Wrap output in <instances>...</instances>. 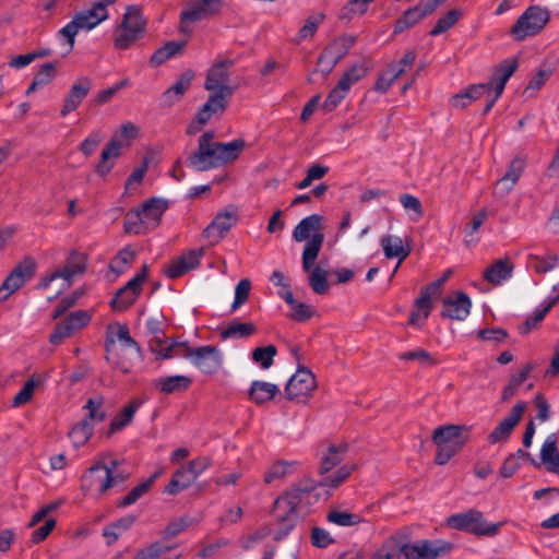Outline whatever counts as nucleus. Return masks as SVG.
Returning a JSON list of instances; mask_svg holds the SVG:
<instances>
[{
    "mask_svg": "<svg viewBox=\"0 0 559 559\" xmlns=\"http://www.w3.org/2000/svg\"><path fill=\"white\" fill-rule=\"evenodd\" d=\"M239 221L237 207L228 205L223 211H219L214 219L202 231V236L207 239L212 245L219 242L226 234Z\"/></svg>",
    "mask_w": 559,
    "mask_h": 559,
    "instance_id": "nucleus-14",
    "label": "nucleus"
},
{
    "mask_svg": "<svg viewBox=\"0 0 559 559\" xmlns=\"http://www.w3.org/2000/svg\"><path fill=\"white\" fill-rule=\"evenodd\" d=\"M168 209V201L160 198H150L142 204L143 217L145 218L147 225L152 227H157L160 223L163 214Z\"/></svg>",
    "mask_w": 559,
    "mask_h": 559,
    "instance_id": "nucleus-28",
    "label": "nucleus"
},
{
    "mask_svg": "<svg viewBox=\"0 0 559 559\" xmlns=\"http://www.w3.org/2000/svg\"><path fill=\"white\" fill-rule=\"evenodd\" d=\"M323 216L311 214L302 218L293 230V239L297 242L307 240L302 251V269L309 272L324 242Z\"/></svg>",
    "mask_w": 559,
    "mask_h": 559,
    "instance_id": "nucleus-3",
    "label": "nucleus"
},
{
    "mask_svg": "<svg viewBox=\"0 0 559 559\" xmlns=\"http://www.w3.org/2000/svg\"><path fill=\"white\" fill-rule=\"evenodd\" d=\"M472 308L471 298L462 290L454 292L442 300L440 316L450 320H465Z\"/></svg>",
    "mask_w": 559,
    "mask_h": 559,
    "instance_id": "nucleus-17",
    "label": "nucleus"
},
{
    "mask_svg": "<svg viewBox=\"0 0 559 559\" xmlns=\"http://www.w3.org/2000/svg\"><path fill=\"white\" fill-rule=\"evenodd\" d=\"M215 133L213 131L204 132L198 140V148L187 158V165L197 171H206L218 166L234 163L242 150L246 142L242 139H236L228 143L213 141Z\"/></svg>",
    "mask_w": 559,
    "mask_h": 559,
    "instance_id": "nucleus-2",
    "label": "nucleus"
},
{
    "mask_svg": "<svg viewBox=\"0 0 559 559\" xmlns=\"http://www.w3.org/2000/svg\"><path fill=\"white\" fill-rule=\"evenodd\" d=\"M516 69V59H506L495 70L490 81L486 83L487 85L490 86V95H487L488 99L483 109V115H487L495 106L496 102L503 93L507 82L509 81V79L515 72Z\"/></svg>",
    "mask_w": 559,
    "mask_h": 559,
    "instance_id": "nucleus-13",
    "label": "nucleus"
},
{
    "mask_svg": "<svg viewBox=\"0 0 559 559\" xmlns=\"http://www.w3.org/2000/svg\"><path fill=\"white\" fill-rule=\"evenodd\" d=\"M326 521L338 526L347 527L362 523L364 519L356 513L331 510L326 514Z\"/></svg>",
    "mask_w": 559,
    "mask_h": 559,
    "instance_id": "nucleus-46",
    "label": "nucleus"
},
{
    "mask_svg": "<svg viewBox=\"0 0 559 559\" xmlns=\"http://www.w3.org/2000/svg\"><path fill=\"white\" fill-rule=\"evenodd\" d=\"M207 14L202 8L193 2L189 8L185 9L180 13V32L188 34L189 29L187 24L194 23L207 19Z\"/></svg>",
    "mask_w": 559,
    "mask_h": 559,
    "instance_id": "nucleus-48",
    "label": "nucleus"
},
{
    "mask_svg": "<svg viewBox=\"0 0 559 559\" xmlns=\"http://www.w3.org/2000/svg\"><path fill=\"white\" fill-rule=\"evenodd\" d=\"M157 476L158 473H155L148 479L135 486L124 498H122L117 503V507L126 508L135 503L144 493H146L150 490Z\"/></svg>",
    "mask_w": 559,
    "mask_h": 559,
    "instance_id": "nucleus-45",
    "label": "nucleus"
},
{
    "mask_svg": "<svg viewBox=\"0 0 559 559\" xmlns=\"http://www.w3.org/2000/svg\"><path fill=\"white\" fill-rule=\"evenodd\" d=\"M234 64L235 61L229 58L216 61L207 71L204 88L206 91H221L223 93L234 94V87L228 85L229 69L233 68Z\"/></svg>",
    "mask_w": 559,
    "mask_h": 559,
    "instance_id": "nucleus-16",
    "label": "nucleus"
},
{
    "mask_svg": "<svg viewBox=\"0 0 559 559\" xmlns=\"http://www.w3.org/2000/svg\"><path fill=\"white\" fill-rule=\"evenodd\" d=\"M111 334L115 337V341H120L121 347L130 348L133 350L134 356L136 358L142 357V349L139 343L131 337L130 331L127 324H116L115 326L108 325L107 328V335Z\"/></svg>",
    "mask_w": 559,
    "mask_h": 559,
    "instance_id": "nucleus-32",
    "label": "nucleus"
},
{
    "mask_svg": "<svg viewBox=\"0 0 559 559\" xmlns=\"http://www.w3.org/2000/svg\"><path fill=\"white\" fill-rule=\"evenodd\" d=\"M92 317L84 310H76L71 313H69L64 318V323L72 329V331L75 333L80 329L87 325L91 321Z\"/></svg>",
    "mask_w": 559,
    "mask_h": 559,
    "instance_id": "nucleus-63",
    "label": "nucleus"
},
{
    "mask_svg": "<svg viewBox=\"0 0 559 559\" xmlns=\"http://www.w3.org/2000/svg\"><path fill=\"white\" fill-rule=\"evenodd\" d=\"M349 88H347V84L345 82H337L335 87H333L330 93L328 94L324 103L322 104L321 109L324 112H331L333 111L341 102L346 97L348 94Z\"/></svg>",
    "mask_w": 559,
    "mask_h": 559,
    "instance_id": "nucleus-44",
    "label": "nucleus"
},
{
    "mask_svg": "<svg viewBox=\"0 0 559 559\" xmlns=\"http://www.w3.org/2000/svg\"><path fill=\"white\" fill-rule=\"evenodd\" d=\"M147 228H148V225L140 210L129 211L126 214L124 221H123V229L127 234H133V235L144 234Z\"/></svg>",
    "mask_w": 559,
    "mask_h": 559,
    "instance_id": "nucleus-42",
    "label": "nucleus"
},
{
    "mask_svg": "<svg viewBox=\"0 0 559 559\" xmlns=\"http://www.w3.org/2000/svg\"><path fill=\"white\" fill-rule=\"evenodd\" d=\"M381 246L384 252L385 258L392 259L397 258L399 263L393 271V274L396 272L399 265L403 260H405L409 254V249H405L403 246V241L399 236L386 235L381 238Z\"/></svg>",
    "mask_w": 559,
    "mask_h": 559,
    "instance_id": "nucleus-30",
    "label": "nucleus"
},
{
    "mask_svg": "<svg viewBox=\"0 0 559 559\" xmlns=\"http://www.w3.org/2000/svg\"><path fill=\"white\" fill-rule=\"evenodd\" d=\"M194 78V72L192 70H187L180 74L177 81L163 93V100L166 105L173 106L175 103L179 102Z\"/></svg>",
    "mask_w": 559,
    "mask_h": 559,
    "instance_id": "nucleus-27",
    "label": "nucleus"
},
{
    "mask_svg": "<svg viewBox=\"0 0 559 559\" xmlns=\"http://www.w3.org/2000/svg\"><path fill=\"white\" fill-rule=\"evenodd\" d=\"M484 95H490V86L487 84H472L461 93L450 98V105L455 109H464L473 102L479 99Z\"/></svg>",
    "mask_w": 559,
    "mask_h": 559,
    "instance_id": "nucleus-23",
    "label": "nucleus"
},
{
    "mask_svg": "<svg viewBox=\"0 0 559 559\" xmlns=\"http://www.w3.org/2000/svg\"><path fill=\"white\" fill-rule=\"evenodd\" d=\"M367 73L368 68L364 63H357L347 69L338 82H345V84H347V88L350 90L352 85L365 78Z\"/></svg>",
    "mask_w": 559,
    "mask_h": 559,
    "instance_id": "nucleus-60",
    "label": "nucleus"
},
{
    "mask_svg": "<svg viewBox=\"0 0 559 559\" xmlns=\"http://www.w3.org/2000/svg\"><path fill=\"white\" fill-rule=\"evenodd\" d=\"M296 461H284L278 460L275 461L264 473V483L271 484L272 481L276 479H282L285 476L292 474L295 471V467L297 466Z\"/></svg>",
    "mask_w": 559,
    "mask_h": 559,
    "instance_id": "nucleus-39",
    "label": "nucleus"
},
{
    "mask_svg": "<svg viewBox=\"0 0 559 559\" xmlns=\"http://www.w3.org/2000/svg\"><path fill=\"white\" fill-rule=\"evenodd\" d=\"M461 12L456 9L449 10L442 15L429 32L430 36H438L450 29L460 19Z\"/></svg>",
    "mask_w": 559,
    "mask_h": 559,
    "instance_id": "nucleus-53",
    "label": "nucleus"
},
{
    "mask_svg": "<svg viewBox=\"0 0 559 559\" xmlns=\"http://www.w3.org/2000/svg\"><path fill=\"white\" fill-rule=\"evenodd\" d=\"M309 286L316 294L323 295L329 289L328 273L320 266H312L309 271Z\"/></svg>",
    "mask_w": 559,
    "mask_h": 559,
    "instance_id": "nucleus-52",
    "label": "nucleus"
},
{
    "mask_svg": "<svg viewBox=\"0 0 559 559\" xmlns=\"http://www.w3.org/2000/svg\"><path fill=\"white\" fill-rule=\"evenodd\" d=\"M429 14L426 12L425 8L423 7V2H419L418 4L407 9L404 11V13L396 20L393 35H399L403 33L404 31L413 27L416 25L420 20L428 16Z\"/></svg>",
    "mask_w": 559,
    "mask_h": 559,
    "instance_id": "nucleus-29",
    "label": "nucleus"
},
{
    "mask_svg": "<svg viewBox=\"0 0 559 559\" xmlns=\"http://www.w3.org/2000/svg\"><path fill=\"white\" fill-rule=\"evenodd\" d=\"M138 133L139 128L134 123L130 121L122 123L119 132L114 134L110 141L103 148L100 159L95 167V171L102 177L108 175L114 167V163H110L109 159L120 156L121 148L124 145L122 139H126L129 142L134 139Z\"/></svg>",
    "mask_w": 559,
    "mask_h": 559,
    "instance_id": "nucleus-8",
    "label": "nucleus"
},
{
    "mask_svg": "<svg viewBox=\"0 0 559 559\" xmlns=\"http://www.w3.org/2000/svg\"><path fill=\"white\" fill-rule=\"evenodd\" d=\"M92 87L93 81L91 78L81 76L76 79L64 97L63 105L60 110V116L67 117L69 114L76 110L84 98L88 95Z\"/></svg>",
    "mask_w": 559,
    "mask_h": 559,
    "instance_id": "nucleus-19",
    "label": "nucleus"
},
{
    "mask_svg": "<svg viewBox=\"0 0 559 559\" xmlns=\"http://www.w3.org/2000/svg\"><path fill=\"white\" fill-rule=\"evenodd\" d=\"M182 357L190 359L199 371L206 376L215 374L223 366V354L216 346L203 345L199 347L186 346Z\"/></svg>",
    "mask_w": 559,
    "mask_h": 559,
    "instance_id": "nucleus-9",
    "label": "nucleus"
},
{
    "mask_svg": "<svg viewBox=\"0 0 559 559\" xmlns=\"http://www.w3.org/2000/svg\"><path fill=\"white\" fill-rule=\"evenodd\" d=\"M192 383L191 379L186 376H169L157 381L156 388L165 394L186 391Z\"/></svg>",
    "mask_w": 559,
    "mask_h": 559,
    "instance_id": "nucleus-38",
    "label": "nucleus"
},
{
    "mask_svg": "<svg viewBox=\"0 0 559 559\" xmlns=\"http://www.w3.org/2000/svg\"><path fill=\"white\" fill-rule=\"evenodd\" d=\"M140 405L141 402L138 400L128 403L110 421L107 435L110 436L127 427L132 421Z\"/></svg>",
    "mask_w": 559,
    "mask_h": 559,
    "instance_id": "nucleus-33",
    "label": "nucleus"
},
{
    "mask_svg": "<svg viewBox=\"0 0 559 559\" xmlns=\"http://www.w3.org/2000/svg\"><path fill=\"white\" fill-rule=\"evenodd\" d=\"M558 263V255L548 253L544 257L531 255L530 266L537 273L551 271Z\"/></svg>",
    "mask_w": 559,
    "mask_h": 559,
    "instance_id": "nucleus-54",
    "label": "nucleus"
},
{
    "mask_svg": "<svg viewBox=\"0 0 559 559\" xmlns=\"http://www.w3.org/2000/svg\"><path fill=\"white\" fill-rule=\"evenodd\" d=\"M58 66V61L46 62L41 64L35 74L34 80L44 87L45 85L49 84L56 76Z\"/></svg>",
    "mask_w": 559,
    "mask_h": 559,
    "instance_id": "nucleus-64",
    "label": "nucleus"
},
{
    "mask_svg": "<svg viewBox=\"0 0 559 559\" xmlns=\"http://www.w3.org/2000/svg\"><path fill=\"white\" fill-rule=\"evenodd\" d=\"M94 431V427L92 423L88 421V418H83L76 425L72 427L69 431L68 436L72 441L73 445L79 448L84 445L90 438L92 437Z\"/></svg>",
    "mask_w": 559,
    "mask_h": 559,
    "instance_id": "nucleus-40",
    "label": "nucleus"
},
{
    "mask_svg": "<svg viewBox=\"0 0 559 559\" xmlns=\"http://www.w3.org/2000/svg\"><path fill=\"white\" fill-rule=\"evenodd\" d=\"M194 480L189 471L185 466H181L174 473L169 484L164 488V492L176 496L186 490Z\"/></svg>",
    "mask_w": 559,
    "mask_h": 559,
    "instance_id": "nucleus-36",
    "label": "nucleus"
},
{
    "mask_svg": "<svg viewBox=\"0 0 559 559\" xmlns=\"http://www.w3.org/2000/svg\"><path fill=\"white\" fill-rule=\"evenodd\" d=\"M549 19L550 14L547 9L538 5H531L511 26L509 35L515 41H523L528 37L539 34L549 22Z\"/></svg>",
    "mask_w": 559,
    "mask_h": 559,
    "instance_id": "nucleus-6",
    "label": "nucleus"
},
{
    "mask_svg": "<svg viewBox=\"0 0 559 559\" xmlns=\"http://www.w3.org/2000/svg\"><path fill=\"white\" fill-rule=\"evenodd\" d=\"M310 540L316 548H328L335 543L334 537L325 528L314 526L311 530Z\"/></svg>",
    "mask_w": 559,
    "mask_h": 559,
    "instance_id": "nucleus-61",
    "label": "nucleus"
},
{
    "mask_svg": "<svg viewBox=\"0 0 559 559\" xmlns=\"http://www.w3.org/2000/svg\"><path fill=\"white\" fill-rule=\"evenodd\" d=\"M548 309L542 304L539 305L533 316L526 318L524 323L519 328V332L523 335L528 334L533 331L546 317Z\"/></svg>",
    "mask_w": 559,
    "mask_h": 559,
    "instance_id": "nucleus-59",
    "label": "nucleus"
},
{
    "mask_svg": "<svg viewBox=\"0 0 559 559\" xmlns=\"http://www.w3.org/2000/svg\"><path fill=\"white\" fill-rule=\"evenodd\" d=\"M451 271L448 270L445 274L439 280L426 285L415 300V309L409 313L408 324L417 325L418 321L426 320L431 313L432 302L441 295V287L449 278Z\"/></svg>",
    "mask_w": 559,
    "mask_h": 559,
    "instance_id": "nucleus-10",
    "label": "nucleus"
},
{
    "mask_svg": "<svg viewBox=\"0 0 559 559\" xmlns=\"http://www.w3.org/2000/svg\"><path fill=\"white\" fill-rule=\"evenodd\" d=\"M128 349L124 347H117L115 345V337L111 334L106 336L105 350L106 360L116 369H119L123 373H129L133 367V360L136 358L134 353L128 355Z\"/></svg>",
    "mask_w": 559,
    "mask_h": 559,
    "instance_id": "nucleus-21",
    "label": "nucleus"
},
{
    "mask_svg": "<svg viewBox=\"0 0 559 559\" xmlns=\"http://www.w3.org/2000/svg\"><path fill=\"white\" fill-rule=\"evenodd\" d=\"M87 269V257L76 250H71L64 262V265L58 269L61 278L67 282V287H70L72 280L75 275L83 274Z\"/></svg>",
    "mask_w": 559,
    "mask_h": 559,
    "instance_id": "nucleus-22",
    "label": "nucleus"
},
{
    "mask_svg": "<svg viewBox=\"0 0 559 559\" xmlns=\"http://www.w3.org/2000/svg\"><path fill=\"white\" fill-rule=\"evenodd\" d=\"M120 23L131 29H138L140 34L145 35L146 33V20L143 16L142 8L139 5H128Z\"/></svg>",
    "mask_w": 559,
    "mask_h": 559,
    "instance_id": "nucleus-37",
    "label": "nucleus"
},
{
    "mask_svg": "<svg viewBox=\"0 0 559 559\" xmlns=\"http://www.w3.org/2000/svg\"><path fill=\"white\" fill-rule=\"evenodd\" d=\"M325 19L324 13H317L306 19L305 24L298 31L295 43L300 44L304 40L311 39L318 31L320 24Z\"/></svg>",
    "mask_w": 559,
    "mask_h": 559,
    "instance_id": "nucleus-43",
    "label": "nucleus"
},
{
    "mask_svg": "<svg viewBox=\"0 0 559 559\" xmlns=\"http://www.w3.org/2000/svg\"><path fill=\"white\" fill-rule=\"evenodd\" d=\"M257 332V326L252 322H238L229 323L225 329L219 332L221 340L228 338H248Z\"/></svg>",
    "mask_w": 559,
    "mask_h": 559,
    "instance_id": "nucleus-35",
    "label": "nucleus"
},
{
    "mask_svg": "<svg viewBox=\"0 0 559 559\" xmlns=\"http://www.w3.org/2000/svg\"><path fill=\"white\" fill-rule=\"evenodd\" d=\"M331 495L324 484L311 478H304L290 486L273 504V514L281 524V531L275 534L274 539L281 540L294 528L295 520L292 516L295 513H307L311 507L326 501Z\"/></svg>",
    "mask_w": 559,
    "mask_h": 559,
    "instance_id": "nucleus-1",
    "label": "nucleus"
},
{
    "mask_svg": "<svg viewBox=\"0 0 559 559\" xmlns=\"http://www.w3.org/2000/svg\"><path fill=\"white\" fill-rule=\"evenodd\" d=\"M374 0H349L342 8L341 20L350 21L355 15H362L367 12L368 5Z\"/></svg>",
    "mask_w": 559,
    "mask_h": 559,
    "instance_id": "nucleus-51",
    "label": "nucleus"
},
{
    "mask_svg": "<svg viewBox=\"0 0 559 559\" xmlns=\"http://www.w3.org/2000/svg\"><path fill=\"white\" fill-rule=\"evenodd\" d=\"M447 525L453 530L466 532L476 536H495L500 528V523H489L484 514L469 509L465 512L455 513L447 519Z\"/></svg>",
    "mask_w": 559,
    "mask_h": 559,
    "instance_id": "nucleus-7",
    "label": "nucleus"
},
{
    "mask_svg": "<svg viewBox=\"0 0 559 559\" xmlns=\"http://www.w3.org/2000/svg\"><path fill=\"white\" fill-rule=\"evenodd\" d=\"M405 559H439L448 556L454 545L443 539H419L416 542H401L400 538H391Z\"/></svg>",
    "mask_w": 559,
    "mask_h": 559,
    "instance_id": "nucleus-5",
    "label": "nucleus"
},
{
    "mask_svg": "<svg viewBox=\"0 0 559 559\" xmlns=\"http://www.w3.org/2000/svg\"><path fill=\"white\" fill-rule=\"evenodd\" d=\"M355 40L356 37L354 36H341L326 46L325 50L331 52L334 60L340 62L348 53Z\"/></svg>",
    "mask_w": 559,
    "mask_h": 559,
    "instance_id": "nucleus-47",
    "label": "nucleus"
},
{
    "mask_svg": "<svg viewBox=\"0 0 559 559\" xmlns=\"http://www.w3.org/2000/svg\"><path fill=\"white\" fill-rule=\"evenodd\" d=\"M276 354V346L267 345L264 347H255L251 353V358L255 364L260 365L262 369H269L273 365Z\"/></svg>",
    "mask_w": 559,
    "mask_h": 559,
    "instance_id": "nucleus-50",
    "label": "nucleus"
},
{
    "mask_svg": "<svg viewBox=\"0 0 559 559\" xmlns=\"http://www.w3.org/2000/svg\"><path fill=\"white\" fill-rule=\"evenodd\" d=\"M38 383L39 381L36 380L35 374H33L13 397L12 406L19 407L27 404L32 400L35 388L38 385Z\"/></svg>",
    "mask_w": 559,
    "mask_h": 559,
    "instance_id": "nucleus-55",
    "label": "nucleus"
},
{
    "mask_svg": "<svg viewBox=\"0 0 559 559\" xmlns=\"http://www.w3.org/2000/svg\"><path fill=\"white\" fill-rule=\"evenodd\" d=\"M356 468L355 464H344L340 468H337L333 475L325 476L321 481L324 484V488L336 489L341 484H343L353 471Z\"/></svg>",
    "mask_w": 559,
    "mask_h": 559,
    "instance_id": "nucleus-49",
    "label": "nucleus"
},
{
    "mask_svg": "<svg viewBox=\"0 0 559 559\" xmlns=\"http://www.w3.org/2000/svg\"><path fill=\"white\" fill-rule=\"evenodd\" d=\"M347 449L348 445L346 443L329 445L326 453L321 459L319 474L325 475L338 465L344 460Z\"/></svg>",
    "mask_w": 559,
    "mask_h": 559,
    "instance_id": "nucleus-31",
    "label": "nucleus"
},
{
    "mask_svg": "<svg viewBox=\"0 0 559 559\" xmlns=\"http://www.w3.org/2000/svg\"><path fill=\"white\" fill-rule=\"evenodd\" d=\"M533 367L525 365L516 374L510 378L509 383L503 388L501 393V401L508 402L519 390V388L527 380Z\"/></svg>",
    "mask_w": 559,
    "mask_h": 559,
    "instance_id": "nucleus-41",
    "label": "nucleus"
},
{
    "mask_svg": "<svg viewBox=\"0 0 559 559\" xmlns=\"http://www.w3.org/2000/svg\"><path fill=\"white\" fill-rule=\"evenodd\" d=\"M136 296L131 294L127 288L121 287L117 290L114 298L110 301V306L114 310L124 311L136 300Z\"/></svg>",
    "mask_w": 559,
    "mask_h": 559,
    "instance_id": "nucleus-57",
    "label": "nucleus"
},
{
    "mask_svg": "<svg viewBox=\"0 0 559 559\" xmlns=\"http://www.w3.org/2000/svg\"><path fill=\"white\" fill-rule=\"evenodd\" d=\"M471 427L466 425H445L435 429L432 441L437 445L435 462L447 464L467 442Z\"/></svg>",
    "mask_w": 559,
    "mask_h": 559,
    "instance_id": "nucleus-4",
    "label": "nucleus"
},
{
    "mask_svg": "<svg viewBox=\"0 0 559 559\" xmlns=\"http://www.w3.org/2000/svg\"><path fill=\"white\" fill-rule=\"evenodd\" d=\"M171 549V546H166L160 542H154L148 546L140 549L132 559H156Z\"/></svg>",
    "mask_w": 559,
    "mask_h": 559,
    "instance_id": "nucleus-58",
    "label": "nucleus"
},
{
    "mask_svg": "<svg viewBox=\"0 0 559 559\" xmlns=\"http://www.w3.org/2000/svg\"><path fill=\"white\" fill-rule=\"evenodd\" d=\"M143 37L144 35L138 29H131L120 23L115 29L114 47L118 50H127Z\"/></svg>",
    "mask_w": 559,
    "mask_h": 559,
    "instance_id": "nucleus-34",
    "label": "nucleus"
},
{
    "mask_svg": "<svg viewBox=\"0 0 559 559\" xmlns=\"http://www.w3.org/2000/svg\"><path fill=\"white\" fill-rule=\"evenodd\" d=\"M526 409L525 402H518L510 413L493 428L488 435L487 439L490 444L507 442L514 428L521 421L523 414Z\"/></svg>",
    "mask_w": 559,
    "mask_h": 559,
    "instance_id": "nucleus-15",
    "label": "nucleus"
},
{
    "mask_svg": "<svg viewBox=\"0 0 559 559\" xmlns=\"http://www.w3.org/2000/svg\"><path fill=\"white\" fill-rule=\"evenodd\" d=\"M281 393L280 388L271 382L254 380L248 391L249 400L255 405H263Z\"/></svg>",
    "mask_w": 559,
    "mask_h": 559,
    "instance_id": "nucleus-26",
    "label": "nucleus"
},
{
    "mask_svg": "<svg viewBox=\"0 0 559 559\" xmlns=\"http://www.w3.org/2000/svg\"><path fill=\"white\" fill-rule=\"evenodd\" d=\"M104 404L103 396L98 395L92 399H88L84 408L87 411V415L85 418H88V421H103L106 418V413L102 409Z\"/></svg>",
    "mask_w": 559,
    "mask_h": 559,
    "instance_id": "nucleus-56",
    "label": "nucleus"
},
{
    "mask_svg": "<svg viewBox=\"0 0 559 559\" xmlns=\"http://www.w3.org/2000/svg\"><path fill=\"white\" fill-rule=\"evenodd\" d=\"M110 467L96 463L81 477V490L85 495L102 496L111 489Z\"/></svg>",
    "mask_w": 559,
    "mask_h": 559,
    "instance_id": "nucleus-12",
    "label": "nucleus"
},
{
    "mask_svg": "<svg viewBox=\"0 0 559 559\" xmlns=\"http://www.w3.org/2000/svg\"><path fill=\"white\" fill-rule=\"evenodd\" d=\"M35 272L36 261L33 257L27 255L20 261L0 286V302L8 300L13 293L31 281Z\"/></svg>",
    "mask_w": 559,
    "mask_h": 559,
    "instance_id": "nucleus-11",
    "label": "nucleus"
},
{
    "mask_svg": "<svg viewBox=\"0 0 559 559\" xmlns=\"http://www.w3.org/2000/svg\"><path fill=\"white\" fill-rule=\"evenodd\" d=\"M316 386L313 373L307 368H299L288 380L285 386V394L288 400L293 401L306 397Z\"/></svg>",
    "mask_w": 559,
    "mask_h": 559,
    "instance_id": "nucleus-18",
    "label": "nucleus"
},
{
    "mask_svg": "<svg viewBox=\"0 0 559 559\" xmlns=\"http://www.w3.org/2000/svg\"><path fill=\"white\" fill-rule=\"evenodd\" d=\"M107 19L108 11H104V5L94 3L91 9L76 13L72 20L80 29L91 31Z\"/></svg>",
    "mask_w": 559,
    "mask_h": 559,
    "instance_id": "nucleus-24",
    "label": "nucleus"
},
{
    "mask_svg": "<svg viewBox=\"0 0 559 559\" xmlns=\"http://www.w3.org/2000/svg\"><path fill=\"white\" fill-rule=\"evenodd\" d=\"M135 252L130 247L121 249L110 263V269L116 273H121L126 265L132 263Z\"/></svg>",
    "mask_w": 559,
    "mask_h": 559,
    "instance_id": "nucleus-62",
    "label": "nucleus"
},
{
    "mask_svg": "<svg viewBox=\"0 0 559 559\" xmlns=\"http://www.w3.org/2000/svg\"><path fill=\"white\" fill-rule=\"evenodd\" d=\"M526 167V159L524 157H514L506 171V174L497 181L493 194L503 198L509 194Z\"/></svg>",
    "mask_w": 559,
    "mask_h": 559,
    "instance_id": "nucleus-20",
    "label": "nucleus"
},
{
    "mask_svg": "<svg viewBox=\"0 0 559 559\" xmlns=\"http://www.w3.org/2000/svg\"><path fill=\"white\" fill-rule=\"evenodd\" d=\"M513 269L509 258L499 259L484 271L483 277L486 282L498 286L512 276Z\"/></svg>",
    "mask_w": 559,
    "mask_h": 559,
    "instance_id": "nucleus-25",
    "label": "nucleus"
}]
</instances>
